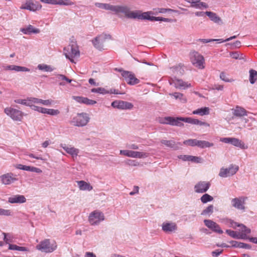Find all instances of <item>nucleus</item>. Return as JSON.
<instances>
[{"mask_svg":"<svg viewBox=\"0 0 257 257\" xmlns=\"http://www.w3.org/2000/svg\"><path fill=\"white\" fill-rule=\"evenodd\" d=\"M150 12L142 13L140 11L136 10L134 11H131L129 8L128 13L127 14V18L138 20H147L150 21H164V22H170L171 20L160 17L151 16Z\"/></svg>","mask_w":257,"mask_h":257,"instance_id":"f257e3e1","label":"nucleus"},{"mask_svg":"<svg viewBox=\"0 0 257 257\" xmlns=\"http://www.w3.org/2000/svg\"><path fill=\"white\" fill-rule=\"evenodd\" d=\"M95 6L100 9L109 10L115 13L116 14L119 13L124 14L127 17L129 7L126 6H113L109 4L96 3Z\"/></svg>","mask_w":257,"mask_h":257,"instance_id":"f03ea898","label":"nucleus"},{"mask_svg":"<svg viewBox=\"0 0 257 257\" xmlns=\"http://www.w3.org/2000/svg\"><path fill=\"white\" fill-rule=\"evenodd\" d=\"M63 53L67 59L74 63V58L80 56V52L76 42H72L71 44L65 47L63 49Z\"/></svg>","mask_w":257,"mask_h":257,"instance_id":"7ed1b4c3","label":"nucleus"},{"mask_svg":"<svg viewBox=\"0 0 257 257\" xmlns=\"http://www.w3.org/2000/svg\"><path fill=\"white\" fill-rule=\"evenodd\" d=\"M57 243L54 240L45 239L36 245L37 249L45 253H51L57 248Z\"/></svg>","mask_w":257,"mask_h":257,"instance_id":"20e7f679","label":"nucleus"},{"mask_svg":"<svg viewBox=\"0 0 257 257\" xmlns=\"http://www.w3.org/2000/svg\"><path fill=\"white\" fill-rule=\"evenodd\" d=\"M89 115L85 112L77 113L71 121V123L75 126L82 127L85 126L89 121Z\"/></svg>","mask_w":257,"mask_h":257,"instance_id":"39448f33","label":"nucleus"},{"mask_svg":"<svg viewBox=\"0 0 257 257\" xmlns=\"http://www.w3.org/2000/svg\"><path fill=\"white\" fill-rule=\"evenodd\" d=\"M190 59L192 64L199 69L204 68L205 62L203 56L198 52L194 51L190 53Z\"/></svg>","mask_w":257,"mask_h":257,"instance_id":"423d86ee","label":"nucleus"},{"mask_svg":"<svg viewBox=\"0 0 257 257\" xmlns=\"http://www.w3.org/2000/svg\"><path fill=\"white\" fill-rule=\"evenodd\" d=\"M110 35L101 34L91 40L93 46L97 50L101 51L104 50V44L107 39H111Z\"/></svg>","mask_w":257,"mask_h":257,"instance_id":"0eeeda50","label":"nucleus"},{"mask_svg":"<svg viewBox=\"0 0 257 257\" xmlns=\"http://www.w3.org/2000/svg\"><path fill=\"white\" fill-rule=\"evenodd\" d=\"M4 112L14 120L21 121L23 117L24 113L22 111L11 107H6Z\"/></svg>","mask_w":257,"mask_h":257,"instance_id":"6e6552de","label":"nucleus"},{"mask_svg":"<svg viewBox=\"0 0 257 257\" xmlns=\"http://www.w3.org/2000/svg\"><path fill=\"white\" fill-rule=\"evenodd\" d=\"M104 220L103 213L95 210L91 212L89 216V222L91 225H98L101 221Z\"/></svg>","mask_w":257,"mask_h":257,"instance_id":"1a4fd4ad","label":"nucleus"},{"mask_svg":"<svg viewBox=\"0 0 257 257\" xmlns=\"http://www.w3.org/2000/svg\"><path fill=\"white\" fill-rule=\"evenodd\" d=\"M220 141L226 144H230L233 146L238 147L241 149H246L247 146L238 139L235 138H222Z\"/></svg>","mask_w":257,"mask_h":257,"instance_id":"9d476101","label":"nucleus"},{"mask_svg":"<svg viewBox=\"0 0 257 257\" xmlns=\"http://www.w3.org/2000/svg\"><path fill=\"white\" fill-rule=\"evenodd\" d=\"M238 169V166L232 164L228 168H221L219 173V176L222 178H226L232 176L237 172Z\"/></svg>","mask_w":257,"mask_h":257,"instance_id":"9b49d317","label":"nucleus"},{"mask_svg":"<svg viewBox=\"0 0 257 257\" xmlns=\"http://www.w3.org/2000/svg\"><path fill=\"white\" fill-rule=\"evenodd\" d=\"M16 175L12 173H8L0 176V181L2 184L5 185H11L18 181Z\"/></svg>","mask_w":257,"mask_h":257,"instance_id":"f8f14e48","label":"nucleus"},{"mask_svg":"<svg viewBox=\"0 0 257 257\" xmlns=\"http://www.w3.org/2000/svg\"><path fill=\"white\" fill-rule=\"evenodd\" d=\"M120 154L134 158H144L148 156L147 153L130 150H120Z\"/></svg>","mask_w":257,"mask_h":257,"instance_id":"ddd939ff","label":"nucleus"},{"mask_svg":"<svg viewBox=\"0 0 257 257\" xmlns=\"http://www.w3.org/2000/svg\"><path fill=\"white\" fill-rule=\"evenodd\" d=\"M42 6L37 2H34L33 0H27L26 2L21 7V9L28 10L30 11H36L41 9Z\"/></svg>","mask_w":257,"mask_h":257,"instance_id":"4468645a","label":"nucleus"},{"mask_svg":"<svg viewBox=\"0 0 257 257\" xmlns=\"http://www.w3.org/2000/svg\"><path fill=\"white\" fill-rule=\"evenodd\" d=\"M111 106L119 109H132L134 106L132 103L122 100H115L111 103Z\"/></svg>","mask_w":257,"mask_h":257,"instance_id":"2eb2a0df","label":"nucleus"},{"mask_svg":"<svg viewBox=\"0 0 257 257\" xmlns=\"http://www.w3.org/2000/svg\"><path fill=\"white\" fill-rule=\"evenodd\" d=\"M122 77L127 83L131 85H134L140 82V80L137 78L135 74L131 71L123 72Z\"/></svg>","mask_w":257,"mask_h":257,"instance_id":"dca6fc26","label":"nucleus"},{"mask_svg":"<svg viewBox=\"0 0 257 257\" xmlns=\"http://www.w3.org/2000/svg\"><path fill=\"white\" fill-rule=\"evenodd\" d=\"M210 185L209 182L200 181L195 185V191L198 193H205L209 189Z\"/></svg>","mask_w":257,"mask_h":257,"instance_id":"f3484780","label":"nucleus"},{"mask_svg":"<svg viewBox=\"0 0 257 257\" xmlns=\"http://www.w3.org/2000/svg\"><path fill=\"white\" fill-rule=\"evenodd\" d=\"M162 230L164 232L169 233L175 231L177 229L176 224L172 222H164L162 225Z\"/></svg>","mask_w":257,"mask_h":257,"instance_id":"a211bd4d","label":"nucleus"},{"mask_svg":"<svg viewBox=\"0 0 257 257\" xmlns=\"http://www.w3.org/2000/svg\"><path fill=\"white\" fill-rule=\"evenodd\" d=\"M60 147L73 158L76 157L79 152V149L72 147L71 145L62 144L60 145Z\"/></svg>","mask_w":257,"mask_h":257,"instance_id":"6ab92c4d","label":"nucleus"},{"mask_svg":"<svg viewBox=\"0 0 257 257\" xmlns=\"http://www.w3.org/2000/svg\"><path fill=\"white\" fill-rule=\"evenodd\" d=\"M178 158L184 161H191L197 163H201L203 162V159L200 157L181 155L178 156Z\"/></svg>","mask_w":257,"mask_h":257,"instance_id":"aec40b11","label":"nucleus"},{"mask_svg":"<svg viewBox=\"0 0 257 257\" xmlns=\"http://www.w3.org/2000/svg\"><path fill=\"white\" fill-rule=\"evenodd\" d=\"M26 202L25 197L23 195H15L10 197L8 198V202L14 203H23Z\"/></svg>","mask_w":257,"mask_h":257,"instance_id":"412c9836","label":"nucleus"},{"mask_svg":"<svg viewBox=\"0 0 257 257\" xmlns=\"http://www.w3.org/2000/svg\"><path fill=\"white\" fill-rule=\"evenodd\" d=\"M184 121V117H172L170 116L169 124L173 126H184V124L182 122Z\"/></svg>","mask_w":257,"mask_h":257,"instance_id":"4be33fe9","label":"nucleus"},{"mask_svg":"<svg viewBox=\"0 0 257 257\" xmlns=\"http://www.w3.org/2000/svg\"><path fill=\"white\" fill-rule=\"evenodd\" d=\"M184 122L192 124L204 125L207 127L210 125L209 123L205 121H202L199 119L193 118L192 117H184Z\"/></svg>","mask_w":257,"mask_h":257,"instance_id":"5701e85b","label":"nucleus"},{"mask_svg":"<svg viewBox=\"0 0 257 257\" xmlns=\"http://www.w3.org/2000/svg\"><path fill=\"white\" fill-rule=\"evenodd\" d=\"M205 15H207L211 21L218 25H222L223 24L221 19L217 16V15L212 12H205Z\"/></svg>","mask_w":257,"mask_h":257,"instance_id":"b1692460","label":"nucleus"},{"mask_svg":"<svg viewBox=\"0 0 257 257\" xmlns=\"http://www.w3.org/2000/svg\"><path fill=\"white\" fill-rule=\"evenodd\" d=\"M226 233L233 238L242 239H247V236L245 235V234H240L239 232H237L230 229H226Z\"/></svg>","mask_w":257,"mask_h":257,"instance_id":"393cba45","label":"nucleus"},{"mask_svg":"<svg viewBox=\"0 0 257 257\" xmlns=\"http://www.w3.org/2000/svg\"><path fill=\"white\" fill-rule=\"evenodd\" d=\"M17 168L22 170H25L32 172H36L39 174L42 172V171L40 168L32 166L23 165L22 164H19L17 166Z\"/></svg>","mask_w":257,"mask_h":257,"instance_id":"a878e982","label":"nucleus"},{"mask_svg":"<svg viewBox=\"0 0 257 257\" xmlns=\"http://www.w3.org/2000/svg\"><path fill=\"white\" fill-rule=\"evenodd\" d=\"M161 143L166 146L171 148L174 150H178L179 148V145H180L179 143H176L173 140H162L161 141Z\"/></svg>","mask_w":257,"mask_h":257,"instance_id":"bb28decb","label":"nucleus"},{"mask_svg":"<svg viewBox=\"0 0 257 257\" xmlns=\"http://www.w3.org/2000/svg\"><path fill=\"white\" fill-rule=\"evenodd\" d=\"M5 70H14L17 72H29L30 69L27 67L17 66L14 65H10L5 67Z\"/></svg>","mask_w":257,"mask_h":257,"instance_id":"cd10ccee","label":"nucleus"},{"mask_svg":"<svg viewBox=\"0 0 257 257\" xmlns=\"http://www.w3.org/2000/svg\"><path fill=\"white\" fill-rule=\"evenodd\" d=\"M174 83L175 87L177 88L185 89L191 86L190 83H188V82H186L182 79H177L175 80Z\"/></svg>","mask_w":257,"mask_h":257,"instance_id":"c85d7f7f","label":"nucleus"},{"mask_svg":"<svg viewBox=\"0 0 257 257\" xmlns=\"http://www.w3.org/2000/svg\"><path fill=\"white\" fill-rule=\"evenodd\" d=\"M21 31L25 34H31V33H39L40 31L39 29L35 28L33 26L29 25L27 27L21 29Z\"/></svg>","mask_w":257,"mask_h":257,"instance_id":"c756f323","label":"nucleus"},{"mask_svg":"<svg viewBox=\"0 0 257 257\" xmlns=\"http://www.w3.org/2000/svg\"><path fill=\"white\" fill-rule=\"evenodd\" d=\"M233 114L235 116L242 117L247 115V111L242 107L236 106L233 110Z\"/></svg>","mask_w":257,"mask_h":257,"instance_id":"7c9ffc66","label":"nucleus"},{"mask_svg":"<svg viewBox=\"0 0 257 257\" xmlns=\"http://www.w3.org/2000/svg\"><path fill=\"white\" fill-rule=\"evenodd\" d=\"M232 205L235 208L240 209L244 210V206L243 205V202L238 198H235L232 199L231 200Z\"/></svg>","mask_w":257,"mask_h":257,"instance_id":"2f4dec72","label":"nucleus"},{"mask_svg":"<svg viewBox=\"0 0 257 257\" xmlns=\"http://www.w3.org/2000/svg\"><path fill=\"white\" fill-rule=\"evenodd\" d=\"M77 184L81 190H88L90 191L92 189V187L84 181H77Z\"/></svg>","mask_w":257,"mask_h":257,"instance_id":"473e14b6","label":"nucleus"},{"mask_svg":"<svg viewBox=\"0 0 257 257\" xmlns=\"http://www.w3.org/2000/svg\"><path fill=\"white\" fill-rule=\"evenodd\" d=\"M169 95L174 97L176 100H179L182 103H185L187 101L186 98L184 96L183 94L180 92H174L170 93Z\"/></svg>","mask_w":257,"mask_h":257,"instance_id":"72a5a7b5","label":"nucleus"},{"mask_svg":"<svg viewBox=\"0 0 257 257\" xmlns=\"http://www.w3.org/2000/svg\"><path fill=\"white\" fill-rule=\"evenodd\" d=\"M193 114H198L201 116L207 115L209 113V108L207 107H202L194 110L192 112Z\"/></svg>","mask_w":257,"mask_h":257,"instance_id":"f704fd0d","label":"nucleus"},{"mask_svg":"<svg viewBox=\"0 0 257 257\" xmlns=\"http://www.w3.org/2000/svg\"><path fill=\"white\" fill-rule=\"evenodd\" d=\"M197 147L204 149L206 148H210L213 147L214 144L212 143H210L206 141H200L198 140Z\"/></svg>","mask_w":257,"mask_h":257,"instance_id":"c9c22d12","label":"nucleus"},{"mask_svg":"<svg viewBox=\"0 0 257 257\" xmlns=\"http://www.w3.org/2000/svg\"><path fill=\"white\" fill-rule=\"evenodd\" d=\"M249 82L251 84H254L257 80V71L251 69L249 70Z\"/></svg>","mask_w":257,"mask_h":257,"instance_id":"e433bc0d","label":"nucleus"},{"mask_svg":"<svg viewBox=\"0 0 257 257\" xmlns=\"http://www.w3.org/2000/svg\"><path fill=\"white\" fill-rule=\"evenodd\" d=\"M15 102L18 104H21L26 106H30L31 105V97L27 99H17L14 100Z\"/></svg>","mask_w":257,"mask_h":257,"instance_id":"4c0bfd02","label":"nucleus"},{"mask_svg":"<svg viewBox=\"0 0 257 257\" xmlns=\"http://www.w3.org/2000/svg\"><path fill=\"white\" fill-rule=\"evenodd\" d=\"M214 206L213 205H209L204 209L201 212L202 215L210 216L213 212Z\"/></svg>","mask_w":257,"mask_h":257,"instance_id":"58836bf2","label":"nucleus"},{"mask_svg":"<svg viewBox=\"0 0 257 257\" xmlns=\"http://www.w3.org/2000/svg\"><path fill=\"white\" fill-rule=\"evenodd\" d=\"M9 249L11 250H15L19 251H26L28 249L26 247L19 246L15 244H9Z\"/></svg>","mask_w":257,"mask_h":257,"instance_id":"ea45409f","label":"nucleus"},{"mask_svg":"<svg viewBox=\"0 0 257 257\" xmlns=\"http://www.w3.org/2000/svg\"><path fill=\"white\" fill-rule=\"evenodd\" d=\"M213 200V198L208 194H204L200 198V200L202 203L205 204L208 202L212 201Z\"/></svg>","mask_w":257,"mask_h":257,"instance_id":"a19ab883","label":"nucleus"},{"mask_svg":"<svg viewBox=\"0 0 257 257\" xmlns=\"http://www.w3.org/2000/svg\"><path fill=\"white\" fill-rule=\"evenodd\" d=\"M237 227H240V230L241 231L240 234H245V235H247V234L251 232V230L243 224L237 225Z\"/></svg>","mask_w":257,"mask_h":257,"instance_id":"79ce46f5","label":"nucleus"},{"mask_svg":"<svg viewBox=\"0 0 257 257\" xmlns=\"http://www.w3.org/2000/svg\"><path fill=\"white\" fill-rule=\"evenodd\" d=\"M91 91L93 93H97L102 94H108V90L102 87L92 88Z\"/></svg>","mask_w":257,"mask_h":257,"instance_id":"37998d69","label":"nucleus"},{"mask_svg":"<svg viewBox=\"0 0 257 257\" xmlns=\"http://www.w3.org/2000/svg\"><path fill=\"white\" fill-rule=\"evenodd\" d=\"M55 5L71 6L74 5V3L70 0H56Z\"/></svg>","mask_w":257,"mask_h":257,"instance_id":"c03bdc74","label":"nucleus"},{"mask_svg":"<svg viewBox=\"0 0 257 257\" xmlns=\"http://www.w3.org/2000/svg\"><path fill=\"white\" fill-rule=\"evenodd\" d=\"M38 68L39 70L46 72H51L53 70V69L50 66L46 64H39L38 66Z\"/></svg>","mask_w":257,"mask_h":257,"instance_id":"a18cd8bd","label":"nucleus"},{"mask_svg":"<svg viewBox=\"0 0 257 257\" xmlns=\"http://www.w3.org/2000/svg\"><path fill=\"white\" fill-rule=\"evenodd\" d=\"M198 140L196 139H188L184 141L183 143L184 145L194 147L197 146Z\"/></svg>","mask_w":257,"mask_h":257,"instance_id":"49530a36","label":"nucleus"},{"mask_svg":"<svg viewBox=\"0 0 257 257\" xmlns=\"http://www.w3.org/2000/svg\"><path fill=\"white\" fill-rule=\"evenodd\" d=\"M170 116H166L164 117H159L157 119V121L161 124H169Z\"/></svg>","mask_w":257,"mask_h":257,"instance_id":"de8ad7c7","label":"nucleus"},{"mask_svg":"<svg viewBox=\"0 0 257 257\" xmlns=\"http://www.w3.org/2000/svg\"><path fill=\"white\" fill-rule=\"evenodd\" d=\"M204 223V224L210 229L213 228V226L216 225V222L209 219H205Z\"/></svg>","mask_w":257,"mask_h":257,"instance_id":"09e8293b","label":"nucleus"},{"mask_svg":"<svg viewBox=\"0 0 257 257\" xmlns=\"http://www.w3.org/2000/svg\"><path fill=\"white\" fill-rule=\"evenodd\" d=\"M72 99L80 103L85 104V103L86 97H84L73 96Z\"/></svg>","mask_w":257,"mask_h":257,"instance_id":"8fccbe9b","label":"nucleus"},{"mask_svg":"<svg viewBox=\"0 0 257 257\" xmlns=\"http://www.w3.org/2000/svg\"><path fill=\"white\" fill-rule=\"evenodd\" d=\"M220 79L226 82H231L234 81L233 79H228L227 78L226 74L224 72H221L220 74Z\"/></svg>","mask_w":257,"mask_h":257,"instance_id":"3c124183","label":"nucleus"},{"mask_svg":"<svg viewBox=\"0 0 257 257\" xmlns=\"http://www.w3.org/2000/svg\"><path fill=\"white\" fill-rule=\"evenodd\" d=\"M230 45L232 48H239L241 46V42L239 41H236L234 43H229L226 44V46Z\"/></svg>","mask_w":257,"mask_h":257,"instance_id":"603ef678","label":"nucleus"},{"mask_svg":"<svg viewBox=\"0 0 257 257\" xmlns=\"http://www.w3.org/2000/svg\"><path fill=\"white\" fill-rule=\"evenodd\" d=\"M211 230L219 234H222L223 233L222 230L220 228L219 225L216 223V225L213 226V228H212Z\"/></svg>","mask_w":257,"mask_h":257,"instance_id":"864d4df0","label":"nucleus"},{"mask_svg":"<svg viewBox=\"0 0 257 257\" xmlns=\"http://www.w3.org/2000/svg\"><path fill=\"white\" fill-rule=\"evenodd\" d=\"M0 215H5V216H10L11 215V211L10 210L0 208Z\"/></svg>","mask_w":257,"mask_h":257,"instance_id":"5fc2aeb1","label":"nucleus"},{"mask_svg":"<svg viewBox=\"0 0 257 257\" xmlns=\"http://www.w3.org/2000/svg\"><path fill=\"white\" fill-rule=\"evenodd\" d=\"M60 113L58 109H48L47 114L51 115H57Z\"/></svg>","mask_w":257,"mask_h":257,"instance_id":"6e6d98bb","label":"nucleus"},{"mask_svg":"<svg viewBox=\"0 0 257 257\" xmlns=\"http://www.w3.org/2000/svg\"><path fill=\"white\" fill-rule=\"evenodd\" d=\"M126 164L129 166H139V163L136 160H128L126 162Z\"/></svg>","mask_w":257,"mask_h":257,"instance_id":"4d7b16f0","label":"nucleus"},{"mask_svg":"<svg viewBox=\"0 0 257 257\" xmlns=\"http://www.w3.org/2000/svg\"><path fill=\"white\" fill-rule=\"evenodd\" d=\"M31 103H36V104H42L43 102V99L37 98L35 97H31Z\"/></svg>","mask_w":257,"mask_h":257,"instance_id":"13d9d810","label":"nucleus"},{"mask_svg":"<svg viewBox=\"0 0 257 257\" xmlns=\"http://www.w3.org/2000/svg\"><path fill=\"white\" fill-rule=\"evenodd\" d=\"M238 248L250 249L251 246L249 244L239 242Z\"/></svg>","mask_w":257,"mask_h":257,"instance_id":"bf43d9fd","label":"nucleus"},{"mask_svg":"<svg viewBox=\"0 0 257 257\" xmlns=\"http://www.w3.org/2000/svg\"><path fill=\"white\" fill-rule=\"evenodd\" d=\"M188 2L191 4L192 7L198 8V3H199L200 0H189Z\"/></svg>","mask_w":257,"mask_h":257,"instance_id":"052dcab7","label":"nucleus"},{"mask_svg":"<svg viewBox=\"0 0 257 257\" xmlns=\"http://www.w3.org/2000/svg\"><path fill=\"white\" fill-rule=\"evenodd\" d=\"M223 251V250H219L216 249L214 251H213L211 252L212 255L214 257H217L218 255H219Z\"/></svg>","mask_w":257,"mask_h":257,"instance_id":"680f3d73","label":"nucleus"},{"mask_svg":"<svg viewBox=\"0 0 257 257\" xmlns=\"http://www.w3.org/2000/svg\"><path fill=\"white\" fill-rule=\"evenodd\" d=\"M96 103V101L91 100V99H89L88 98L86 97L85 103V104L92 105L95 104Z\"/></svg>","mask_w":257,"mask_h":257,"instance_id":"e2e57ef3","label":"nucleus"},{"mask_svg":"<svg viewBox=\"0 0 257 257\" xmlns=\"http://www.w3.org/2000/svg\"><path fill=\"white\" fill-rule=\"evenodd\" d=\"M53 102L51 99L43 100L42 104L44 105L49 106L51 105Z\"/></svg>","mask_w":257,"mask_h":257,"instance_id":"0e129e2a","label":"nucleus"},{"mask_svg":"<svg viewBox=\"0 0 257 257\" xmlns=\"http://www.w3.org/2000/svg\"><path fill=\"white\" fill-rule=\"evenodd\" d=\"M230 56H231L233 58H234L235 59H238L239 56V53L237 52H231L230 53Z\"/></svg>","mask_w":257,"mask_h":257,"instance_id":"69168bd1","label":"nucleus"},{"mask_svg":"<svg viewBox=\"0 0 257 257\" xmlns=\"http://www.w3.org/2000/svg\"><path fill=\"white\" fill-rule=\"evenodd\" d=\"M108 94H122L121 93L119 92L118 90L115 89H110V90H108Z\"/></svg>","mask_w":257,"mask_h":257,"instance_id":"338daca9","label":"nucleus"},{"mask_svg":"<svg viewBox=\"0 0 257 257\" xmlns=\"http://www.w3.org/2000/svg\"><path fill=\"white\" fill-rule=\"evenodd\" d=\"M85 257H96V256L93 252H86L85 254Z\"/></svg>","mask_w":257,"mask_h":257,"instance_id":"774afa93","label":"nucleus"}]
</instances>
